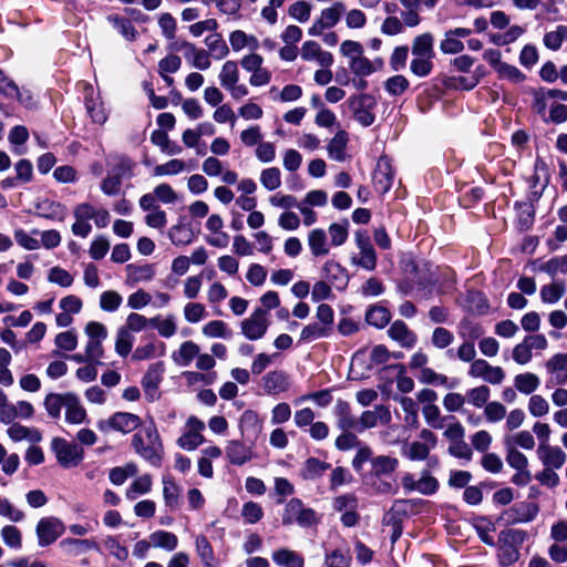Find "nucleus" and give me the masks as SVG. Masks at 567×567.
<instances>
[{
    "label": "nucleus",
    "mask_w": 567,
    "mask_h": 567,
    "mask_svg": "<svg viewBox=\"0 0 567 567\" xmlns=\"http://www.w3.org/2000/svg\"><path fill=\"white\" fill-rule=\"evenodd\" d=\"M132 446L141 457L152 465H161L164 447L157 427L153 422L143 426L133 435Z\"/></svg>",
    "instance_id": "f257e3e1"
},
{
    "label": "nucleus",
    "mask_w": 567,
    "mask_h": 567,
    "mask_svg": "<svg viewBox=\"0 0 567 567\" xmlns=\"http://www.w3.org/2000/svg\"><path fill=\"white\" fill-rule=\"evenodd\" d=\"M434 37L430 32H424L416 35L412 41V55L413 59L410 63V71L419 76L425 78L433 70L434 52Z\"/></svg>",
    "instance_id": "f03ea898"
},
{
    "label": "nucleus",
    "mask_w": 567,
    "mask_h": 567,
    "mask_svg": "<svg viewBox=\"0 0 567 567\" xmlns=\"http://www.w3.org/2000/svg\"><path fill=\"white\" fill-rule=\"evenodd\" d=\"M220 85L226 89L234 100H240L248 94V87L239 84V70L235 61H226L219 72Z\"/></svg>",
    "instance_id": "7ed1b4c3"
},
{
    "label": "nucleus",
    "mask_w": 567,
    "mask_h": 567,
    "mask_svg": "<svg viewBox=\"0 0 567 567\" xmlns=\"http://www.w3.org/2000/svg\"><path fill=\"white\" fill-rule=\"evenodd\" d=\"M52 450L55 453L58 462L63 467L78 466L84 456L83 449L74 443L56 437L52 441Z\"/></svg>",
    "instance_id": "20e7f679"
},
{
    "label": "nucleus",
    "mask_w": 567,
    "mask_h": 567,
    "mask_svg": "<svg viewBox=\"0 0 567 567\" xmlns=\"http://www.w3.org/2000/svg\"><path fill=\"white\" fill-rule=\"evenodd\" d=\"M205 423L192 415L187 419L184 433L177 439L176 444L185 451H194L205 442L203 431Z\"/></svg>",
    "instance_id": "39448f33"
},
{
    "label": "nucleus",
    "mask_w": 567,
    "mask_h": 567,
    "mask_svg": "<svg viewBox=\"0 0 567 567\" xmlns=\"http://www.w3.org/2000/svg\"><path fill=\"white\" fill-rule=\"evenodd\" d=\"M268 327V313L262 308H256L254 312L240 323L241 333L248 340L261 339L266 334Z\"/></svg>",
    "instance_id": "423d86ee"
},
{
    "label": "nucleus",
    "mask_w": 567,
    "mask_h": 567,
    "mask_svg": "<svg viewBox=\"0 0 567 567\" xmlns=\"http://www.w3.org/2000/svg\"><path fill=\"white\" fill-rule=\"evenodd\" d=\"M297 523L302 527L311 526L315 523V512L306 508L298 498H291L284 511L282 524L291 525Z\"/></svg>",
    "instance_id": "0eeeda50"
},
{
    "label": "nucleus",
    "mask_w": 567,
    "mask_h": 567,
    "mask_svg": "<svg viewBox=\"0 0 567 567\" xmlns=\"http://www.w3.org/2000/svg\"><path fill=\"white\" fill-rule=\"evenodd\" d=\"M349 106L353 111L354 118L363 126L373 124L375 117L372 110L377 106V100L370 94H360L349 99Z\"/></svg>",
    "instance_id": "6e6552de"
},
{
    "label": "nucleus",
    "mask_w": 567,
    "mask_h": 567,
    "mask_svg": "<svg viewBox=\"0 0 567 567\" xmlns=\"http://www.w3.org/2000/svg\"><path fill=\"white\" fill-rule=\"evenodd\" d=\"M65 530L61 519L49 516L41 518L35 528L39 545L41 547L53 544Z\"/></svg>",
    "instance_id": "1a4fd4ad"
},
{
    "label": "nucleus",
    "mask_w": 567,
    "mask_h": 567,
    "mask_svg": "<svg viewBox=\"0 0 567 567\" xmlns=\"http://www.w3.org/2000/svg\"><path fill=\"white\" fill-rule=\"evenodd\" d=\"M141 419L138 415L130 412H116L112 414L106 421L99 424L100 429L105 427L123 434L131 433L141 426Z\"/></svg>",
    "instance_id": "9d476101"
},
{
    "label": "nucleus",
    "mask_w": 567,
    "mask_h": 567,
    "mask_svg": "<svg viewBox=\"0 0 567 567\" xmlns=\"http://www.w3.org/2000/svg\"><path fill=\"white\" fill-rule=\"evenodd\" d=\"M346 11V7L342 2H334L331 7L326 8L321 11L319 18L313 22L309 29L310 35H320L324 29L334 27L342 13Z\"/></svg>",
    "instance_id": "9b49d317"
},
{
    "label": "nucleus",
    "mask_w": 567,
    "mask_h": 567,
    "mask_svg": "<svg viewBox=\"0 0 567 567\" xmlns=\"http://www.w3.org/2000/svg\"><path fill=\"white\" fill-rule=\"evenodd\" d=\"M468 375L483 379L491 384H501L505 379V372L501 367H493L484 359H476L471 363Z\"/></svg>",
    "instance_id": "f8f14e48"
},
{
    "label": "nucleus",
    "mask_w": 567,
    "mask_h": 567,
    "mask_svg": "<svg viewBox=\"0 0 567 567\" xmlns=\"http://www.w3.org/2000/svg\"><path fill=\"white\" fill-rule=\"evenodd\" d=\"M404 271L408 280L399 285V290L404 296L411 293L413 285L427 286L433 282L432 275H427L425 269H421L420 266L412 260L405 264Z\"/></svg>",
    "instance_id": "ddd939ff"
},
{
    "label": "nucleus",
    "mask_w": 567,
    "mask_h": 567,
    "mask_svg": "<svg viewBox=\"0 0 567 567\" xmlns=\"http://www.w3.org/2000/svg\"><path fill=\"white\" fill-rule=\"evenodd\" d=\"M225 452L228 462L237 466H241L256 457L252 444L247 445L239 440L228 441Z\"/></svg>",
    "instance_id": "4468645a"
},
{
    "label": "nucleus",
    "mask_w": 567,
    "mask_h": 567,
    "mask_svg": "<svg viewBox=\"0 0 567 567\" xmlns=\"http://www.w3.org/2000/svg\"><path fill=\"white\" fill-rule=\"evenodd\" d=\"M391 412L385 405H375L373 410L362 412L357 430L362 432L367 429H372L378 425H386L391 422Z\"/></svg>",
    "instance_id": "2eb2a0df"
},
{
    "label": "nucleus",
    "mask_w": 567,
    "mask_h": 567,
    "mask_svg": "<svg viewBox=\"0 0 567 567\" xmlns=\"http://www.w3.org/2000/svg\"><path fill=\"white\" fill-rule=\"evenodd\" d=\"M537 456L544 467L560 470L567 461L566 453L556 445L544 444L538 445Z\"/></svg>",
    "instance_id": "dca6fc26"
},
{
    "label": "nucleus",
    "mask_w": 567,
    "mask_h": 567,
    "mask_svg": "<svg viewBox=\"0 0 567 567\" xmlns=\"http://www.w3.org/2000/svg\"><path fill=\"white\" fill-rule=\"evenodd\" d=\"M388 336L405 349H412L417 342L416 333L402 320H395L391 323Z\"/></svg>",
    "instance_id": "f3484780"
},
{
    "label": "nucleus",
    "mask_w": 567,
    "mask_h": 567,
    "mask_svg": "<svg viewBox=\"0 0 567 567\" xmlns=\"http://www.w3.org/2000/svg\"><path fill=\"white\" fill-rule=\"evenodd\" d=\"M472 30L468 28H455L449 30L444 34V39L440 43V49L445 54H455L464 50V44L460 38L471 35Z\"/></svg>",
    "instance_id": "a211bd4d"
},
{
    "label": "nucleus",
    "mask_w": 567,
    "mask_h": 567,
    "mask_svg": "<svg viewBox=\"0 0 567 567\" xmlns=\"http://www.w3.org/2000/svg\"><path fill=\"white\" fill-rule=\"evenodd\" d=\"M373 184L380 193H386L391 188L393 184V169L389 158H379L373 173Z\"/></svg>",
    "instance_id": "6ab92c4d"
},
{
    "label": "nucleus",
    "mask_w": 567,
    "mask_h": 567,
    "mask_svg": "<svg viewBox=\"0 0 567 567\" xmlns=\"http://www.w3.org/2000/svg\"><path fill=\"white\" fill-rule=\"evenodd\" d=\"M301 58L305 61H316L322 68H329L333 63L332 54L323 51L319 43L315 41H306L302 44Z\"/></svg>",
    "instance_id": "aec40b11"
},
{
    "label": "nucleus",
    "mask_w": 567,
    "mask_h": 567,
    "mask_svg": "<svg viewBox=\"0 0 567 567\" xmlns=\"http://www.w3.org/2000/svg\"><path fill=\"white\" fill-rule=\"evenodd\" d=\"M551 378L548 383L563 385L567 382V354H555L546 364Z\"/></svg>",
    "instance_id": "412c9836"
},
{
    "label": "nucleus",
    "mask_w": 567,
    "mask_h": 567,
    "mask_svg": "<svg viewBox=\"0 0 567 567\" xmlns=\"http://www.w3.org/2000/svg\"><path fill=\"white\" fill-rule=\"evenodd\" d=\"M35 214L47 219L62 221L66 216V208L60 203L45 198L37 203Z\"/></svg>",
    "instance_id": "4be33fe9"
},
{
    "label": "nucleus",
    "mask_w": 567,
    "mask_h": 567,
    "mask_svg": "<svg viewBox=\"0 0 567 567\" xmlns=\"http://www.w3.org/2000/svg\"><path fill=\"white\" fill-rule=\"evenodd\" d=\"M126 278L125 282L128 286H134L138 282L150 281L154 275L155 270L152 265H135L130 264L125 267Z\"/></svg>",
    "instance_id": "5701e85b"
},
{
    "label": "nucleus",
    "mask_w": 567,
    "mask_h": 567,
    "mask_svg": "<svg viewBox=\"0 0 567 567\" xmlns=\"http://www.w3.org/2000/svg\"><path fill=\"white\" fill-rule=\"evenodd\" d=\"M200 348L192 340L181 343L178 349L172 353L173 361L181 367H187L197 358Z\"/></svg>",
    "instance_id": "b1692460"
},
{
    "label": "nucleus",
    "mask_w": 567,
    "mask_h": 567,
    "mask_svg": "<svg viewBox=\"0 0 567 567\" xmlns=\"http://www.w3.org/2000/svg\"><path fill=\"white\" fill-rule=\"evenodd\" d=\"M264 389L269 394H278L289 389L288 375L282 371H271L264 377Z\"/></svg>",
    "instance_id": "393cba45"
},
{
    "label": "nucleus",
    "mask_w": 567,
    "mask_h": 567,
    "mask_svg": "<svg viewBox=\"0 0 567 567\" xmlns=\"http://www.w3.org/2000/svg\"><path fill=\"white\" fill-rule=\"evenodd\" d=\"M348 133L343 130L338 131L327 145L328 155L337 162H344L347 158Z\"/></svg>",
    "instance_id": "a878e982"
},
{
    "label": "nucleus",
    "mask_w": 567,
    "mask_h": 567,
    "mask_svg": "<svg viewBox=\"0 0 567 567\" xmlns=\"http://www.w3.org/2000/svg\"><path fill=\"white\" fill-rule=\"evenodd\" d=\"M239 426L243 436L248 434L257 437L262 431V420L257 412L246 410L240 416Z\"/></svg>",
    "instance_id": "bb28decb"
},
{
    "label": "nucleus",
    "mask_w": 567,
    "mask_h": 567,
    "mask_svg": "<svg viewBox=\"0 0 567 567\" xmlns=\"http://www.w3.org/2000/svg\"><path fill=\"white\" fill-rule=\"evenodd\" d=\"M334 413L338 417L337 425L341 431L357 429L358 421L351 413L350 404L347 401L338 400L334 406Z\"/></svg>",
    "instance_id": "cd10ccee"
},
{
    "label": "nucleus",
    "mask_w": 567,
    "mask_h": 567,
    "mask_svg": "<svg viewBox=\"0 0 567 567\" xmlns=\"http://www.w3.org/2000/svg\"><path fill=\"white\" fill-rule=\"evenodd\" d=\"M538 512L537 504L520 503L509 508L506 514L511 515L513 523H528L537 516Z\"/></svg>",
    "instance_id": "c85d7f7f"
},
{
    "label": "nucleus",
    "mask_w": 567,
    "mask_h": 567,
    "mask_svg": "<svg viewBox=\"0 0 567 567\" xmlns=\"http://www.w3.org/2000/svg\"><path fill=\"white\" fill-rule=\"evenodd\" d=\"M308 246L315 257L327 256L330 251L326 231L321 228L308 234Z\"/></svg>",
    "instance_id": "c756f323"
},
{
    "label": "nucleus",
    "mask_w": 567,
    "mask_h": 567,
    "mask_svg": "<svg viewBox=\"0 0 567 567\" xmlns=\"http://www.w3.org/2000/svg\"><path fill=\"white\" fill-rule=\"evenodd\" d=\"M61 549L73 556H79L91 549H97V545L91 539L64 538L60 542Z\"/></svg>",
    "instance_id": "7c9ffc66"
},
{
    "label": "nucleus",
    "mask_w": 567,
    "mask_h": 567,
    "mask_svg": "<svg viewBox=\"0 0 567 567\" xmlns=\"http://www.w3.org/2000/svg\"><path fill=\"white\" fill-rule=\"evenodd\" d=\"M271 558L275 564L281 567H303L305 560L301 555L298 553L288 549V548H280L278 550H275L271 555Z\"/></svg>",
    "instance_id": "2f4dec72"
},
{
    "label": "nucleus",
    "mask_w": 567,
    "mask_h": 567,
    "mask_svg": "<svg viewBox=\"0 0 567 567\" xmlns=\"http://www.w3.org/2000/svg\"><path fill=\"white\" fill-rule=\"evenodd\" d=\"M326 278L338 289H342L348 284L347 270L333 260H328L323 266Z\"/></svg>",
    "instance_id": "473e14b6"
},
{
    "label": "nucleus",
    "mask_w": 567,
    "mask_h": 567,
    "mask_svg": "<svg viewBox=\"0 0 567 567\" xmlns=\"http://www.w3.org/2000/svg\"><path fill=\"white\" fill-rule=\"evenodd\" d=\"M7 433L8 436L14 442L25 440L30 443H37L42 440V435L37 429H30L19 423L12 424L7 430Z\"/></svg>",
    "instance_id": "72a5a7b5"
},
{
    "label": "nucleus",
    "mask_w": 567,
    "mask_h": 567,
    "mask_svg": "<svg viewBox=\"0 0 567 567\" xmlns=\"http://www.w3.org/2000/svg\"><path fill=\"white\" fill-rule=\"evenodd\" d=\"M86 412L74 395L65 396V420L71 424L84 422Z\"/></svg>",
    "instance_id": "f704fd0d"
},
{
    "label": "nucleus",
    "mask_w": 567,
    "mask_h": 567,
    "mask_svg": "<svg viewBox=\"0 0 567 567\" xmlns=\"http://www.w3.org/2000/svg\"><path fill=\"white\" fill-rule=\"evenodd\" d=\"M503 444H509L516 449L520 447L524 450H533L536 443L534 435L529 431L523 430L509 435H505Z\"/></svg>",
    "instance_id": "c9c22d12"
},
{
    "label": "nucleus",
    "mask_w": 567,
    "mask_h": 567,
    "mask_svg": "<svg viewBox=\"0 0 567 567\" xmlns=\"http://www.w3.org/2000/svg\"><path fill=\"white\" fill-rule=\"evenodd\" d=\"M330 468V464L322 462L316 457H309L302 466L301 475L305 480H316L322 476L327 470Z\"/></svg>",
    "instance_id": "e433bc0d"
},
{
    "label": "nucleus",
    "mask_w": 567,
    "mask_h": 567,
    "mask_svg": "<svg viewBox=\"0 0 567 567\" xmlns=\"http://www.w3.org/2000/svg\"><path fill=\"white\" fill-rule=\"evenodd\" d=\"M399 461L389 455H379L371 458L372 473L375 476L386 475L396 470Z\"/></svg>",
    "instance_id": "4c0bfd02"
},
{
    "label": "nucleus",
    "mask_w": 567,
    "mask_h": 567,
    "mask_svg": "<svg viewBox=\"0 0 567 567\" xmlns=\"http://www.w3.org/2000/svg\"><path fill=\"white\" fill-rule=\"evenodd\" d=\"M207 52L213 54L215 59L220 60L228 55L229 49L227 43L219 33H213L205 38Z\"/></svg>",
    "instance_id": "58836bf2"
},
{
    "label": "nucleus",
    "mask_w": 567,
    "mask_h": 567,
    "mask_svg": "<svg viewBox=\"0 0 567 567\" xmlns=\"http://www.w3.org/2000/svg\"><path fill=\"white\" fill-rule=\"evenodd\" d=\"M365 320L375 328H384L391 320V312L382 306H372L365 313Z\"/></svg>",
    "instance_id": "ea45409f"
},
{
    "label": "nucleus",
    "mask_w": 567,
    "mask_h": 567,
    "mask_svg": "<svg viewBox=\"0 0 567 567\" xmlns=\"http://www.w3.org/2000/svg\"><path fill=\"white\" fill-rule=\"evenodd\" d=\"M404 412V422L416 429L419 426V409L416 402L410 396H401L396 399Z\"/></svg>",
    "instance_id": "a19ab883"
},
{
    "label": "nucleus",
    "mask_w": 567,
    "mask_h": 567,
    "mask_svg": "<svg viewBox=\"0 0 567 567\" xmlns=\"http://www.w3.org/2000/svg\"><path fill=\"white\" fill-rule=\"evenodd\" d=\"M150 539L154 547H159L165 550L172 551L178 545L177 536L171 532L157 530L150 535Z\"/></svg>",
    "instance_id": "79ce46f5"
},
{
    "label": "nucleus",
    "mask_w": 567,
    "mask_h": 567,
    "mask_svg": "<svg viewBox=\"0 0 567 567\" xmlns=\"http://www.w3.org/2000/svg\"><path fill=\"white\" fill-rule=\"evenodd\" d=\"M134 343L133 333L128 332V329L120 327L116 332L115 351L118 355L125 358L132 351Z\"/></svg>",
    "instance_id": "37998d69"
},
{
    "label": "nucleus",
    "mask_w": 567,
    "mask_h": 567,
    "mask_svg": "<svg viewBox=\"0 0 567 567\" xmlns=\"http://www.w3.org/2000/svg\"><path fill=\"white\" fill-rule=\"evenodd\" d=\"M186 169V164L184 161L178 158L169 159L164 164L156 165L153 169V176H172L178 175L179 173Z\"/></svg>",
    "instance_id": "c03bdc74"
},
{
    "label": "nucleus",
    "mask_w": 567,
    "mask_h": 567,
    "mask_svg": "<svg viewBox=\"0 0 567 567\" xmlns=\"http://www.w3.org/2000/svg\"><path fill=\"white\" fill-rule=\"evenodd\" d=\"M260 184L267 190H276L281 186V172L278 167H268L261 171Z\"/></svg>",
    "instance_id": "a18cd8bd"
},
{
    "label": "nucleus",
    "mask_w": 567,
    "mask_h": 567,
    "mask_svg": "<svg viewBox=\"0 0 567 567\" xmlns=\"http://www.w3.org/2000/svg\"><path fill=\"white\" fill-rule=\"evenodd\" d=\"M507 464L515 471L526 470L528 467V458L518 449L504 444Z\"/></svg>",
    "instance_id": "49530a36"
},
{
    "label": "nucleus",
    "mask_w": 567,
    "mask_h": 567,
    "mask_svg": "<svg viewBox=\"0 0 567 567\" xmlns=\"http://www.w3.org/2000/svg\"><path fill=\"white\" fill-rule=\"evenodd\" d=\"M515 388L524 394L533 393L539 385V379L536 374L526 372L517 374L514 380Z\"/></svg>",
    "instance_id": "de8ad7c7"
},
{
    "label": "nucleus",
    "mask_w": 567,
    "mask_h": 567,
    "mask_svg": "<svg viewBox=\"0 0 567 567\" xmlns=\"http://www.w3.org/2000/svg\"><path fill=\"white\" fill-rule=\"evenodd\" d=\"M152 488V478L145 474L137 477L126 489V497L128 499H135L138 495L147 494Z\"/></svg>",
    "instance_id": "09e8293b"
},
{
    "label": "nucleus",
    "mask_w": 567,
    "mask_h": 567,
    "mask_svg": "<svg viewBox=\"0 0 567 567\" xmlns=\"http://www.w3.org/2000/svg\"><path fill=\"white\" fill-rule=\"evenodd\" d=\"M564 41H567V25H558L556 30L544 35L545 47L553 51L558 50Z\"/></svg>",
    "instance_id": "8fccbe9b"
},
{
    "label": "nucleus",
    "mask_w": 567,
    "mask_h": 567,
    "mask_svg": "<svg viewBox=\"0 0 567 567\" xmlns=\"http://www.w3.org/2000/svg\"><path fill=\"white\" fill-rule=\"evenodd\" d=\"M349 68L351 72L359 76H368L372 74L377 69L374 63L371 62L363 54L349 61Z\"/></svg>",
    "instance_id": "3c124183"
},
{
    "label": "nucleus",
    "mask_w": 567,
    "mask_h": 567,
    "mask_svg": "<svg viewBox=\"0 0 567 567\" xmlns=\"http://www.w3.org/2000/svg\"><path fill=\"white\" fill-rule=\"evenodd\" d=\"M107 20L120 31V33L128 41H134L137 37V31L127 19L118 16H110Z\"/></svg>",
    "instance_id": "603ef678"
},
{
    "label": "nucleus",
    "mask_w": 567,
    "mask_h": 567,
    "mask_svg": "<svg viewBox=\"0 0 567 567\" xmlns=\"http://www.w3.org/2000/svg\"><path fill=\"white\" fill-rule=\"evenodd\" d=\"M123 298L115 290H106L100 296V308L106 312L116 311L122 305Z\"/></svg>",
    "instance_id": "864d4df0"
},
{
    "label": "nucleus",
    "mask_w": 567,
    "mask_h": 567,
    "mask_svg": "<svg viewBox=\"0 0 567 567\" xmlns=\"http://www.w3.org/2000/svg\"><path fill=\"white\" fill-rule=\"evenodd\" d=\"M183 313L185 320L192 324L198 323L207 316L206 307L199 302L186 303Z\"/></svg>",
    "instance_id": "5fc2aeb1"
},
{
    "label": "nucleus",
    "mask_w": 567,
    "mask_h": 567,
    "mask_svg": "<svg viewBox=\"0 0 567 567\" xmlns=\"http://www.w3.org/2000/svg\"><path fill=\"white\" fill-rule=\"evenodd\" d=\"M565 288L563 284L553 282L545 285L540 289V299L545 303H556L564 296Z\"/></svg>",
    "instance_id": "6e6d98bb"
},
{
    "label": "nucleus",
    "mask_w": 567,
    "mask_h": 567,
    "mask_svg": "<svg viewBox=\"0 0 567 567\" xmlns=\"http://www.w3.org/2000/svg\"><path fill=\"white\" fill-rule=\"evenodd\" d=\"M151 326L155 327L159 336L164 338H171L176 333V323L173 316H168L165 319L154 317L150 319Z\"/></svg>",
    "instance_id": "4d7b16f0"
},
{
    "label": "nucleus",
    "mask_w": 567,
    "mask_h": 567,
    "mask_svg": "<svg viewBox=\"0 0 567 567\" xmlns=\"http://www.w3.org/2000/svg\"><path fill=\"white\" fill-rule=\"evenodd\" d=\"M491 390L486 385H480L471 389L466 393L467 401L475 408H483L488 403Z\"/></svg>",
    "instance_id": "13d9d810"
},
{
    "label": "nucleus",
    "mask_w": 567,
    "mask_h": 567,
    "mask_svg": "<svg viewBox=\"0 0 567 567\" xmlns=\"http://www.w3.org/2000/svg\"><path fill=\"white\" fill-rule=\"evenodd\" d=\"M538 270L546 272L551 277L558 272L567 274V255L549 259L548 261L542 264L538 267Z\"/></svg>",
    "instance_id": "bf43d9fd"
},
{
    "label": "nucleus",
    "mask_w": 567,
    "mask_h": 567,
    "mask_svg": "<svg viewBox=\"0 0 567 567\" xmlns=\"http://www.w3.org/2000/svg\"><path fill=\"white\" fill-rule=\"evenodd\" d=\"M196 551L206 567H212L214 561V550L205 536L196 537Z\"/></svg>",
    "instance_id": "052dcab7"
},
{
    "label": "nucleus",
    "mask_w": 567,
    "mask_h": 567,
    "mask_svg": "<svg viewBox=\"0 0 567 567\" xmlns=\"http://www.w3.org/2000/svg\"><path fill=\"white\" fill-rule=\"evenodd\" d=\"M422 414L425 419V422L433 429H442L444 427V422L446 417L441 415V411L437 405H424L422 409Z\"/></svg>",
    "instance_id": "680f3d73"
},
{
    "label": "nucleus",
    "mask_w": 567,
    "mask_h": 567,
    "mask_svg": "<svg viewBox=\"0 0 567 567\" xmlns=\"http://www.w3.org/2000/svg\"><path fill=\"white\" fill-rule=\"evenodd\" d=\"M157 22L164 38L173 40L176 37V19L169 12L161 13Z\"/></svg>",
    "instance_id": "e2e57ef3"
},
{
    "label": "nucleus",
    "mask_w": 567,
    "mask_h": 567,
    "mask_svg": "<svg viewBox=\"0 0 567 567\" xmlns=\"http://www.w3.org/2000/svg\"><path fill=\"white\" fill-rule=\"evenodd\" d=\"M1 537L3 543L11 548L20 549L22 546L21 532L13 525H7L1 529Z\"/></svg>",
    "instance_id": "0e129e2a"
},
{
    "label": "nucleus",
    "mask_w": 567,
    "mask_h": 567,
    "mask_svg": "<svg viewBox=\"0 0 567 567\" xmlns=\"http://www.w3.org/2000/svg\"><path fill=\"white\" fill-rule=\"evenodd\" d=\"M289 16L298 22H307L311 13V4L305 0L290 4L288 9Z\"/></svg>",
    "instance_id": "69168bd1"
},
{
    "label": "nucleus",
    "mask_w": 567,
    "mask_h": 567,
    "mask_svg": "<svg viewBox=\"0 0 567 567\" xmlns=\"http://www.w3.org/2000/svg\"><path fill=\"white\" fill-rule=\"evenodd\" d=\"M454 341V334L443 327L433 330L431 342L436 349H445Z\"/></svg>",
    "instance_id": "338daca9"
},
{
    "label": "nucleus",
    "mask_w": 567,
    "mask_h": 567,
    "mask_svg": "<svg viewBox=\"0 0 567 567\" xmlns=\"http://www.w3.org/2000/svg\"><path fill=\"white\" fill-rule=\"evenodd\" d=\"M430 451L427 444L415 441L406 446L403 454L411 461H423L429 456Z\"/></svg>",
    "instance_id": "774afa93"
}]
</instances>
